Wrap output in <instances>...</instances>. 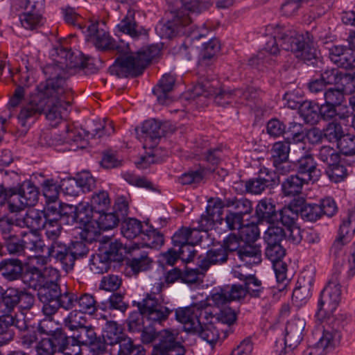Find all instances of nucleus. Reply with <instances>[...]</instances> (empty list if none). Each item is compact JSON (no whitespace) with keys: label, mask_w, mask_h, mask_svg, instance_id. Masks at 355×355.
<instances>
[{"label":"nucleus","mask_w":355,"mask_h":355,"mask_svg":"<svg viewBox=\"0 0 355 355\" xmlns=\"http://www.w3.org/2000/svg\"><path fill=\"white\" fill-rule=\"evenodd\" d=\"M154 46L142 48L135 55V78L141 75L157 53Z\"/></svg>","instance_id":"f704fd0d"},{"label":"nucleus","mask_w":355,"mask_h":355,"mask_svg":"<svg viewBox=\"0 0 355 355\" xmlns=\"http://www.w3.org/2000/svg\"><path fill=\"white\" fill-rule=\"evenodd\" d=\"M351 115L352 112L349 107H339L326 103L320 105V120L329 121L336 117L340 120H346Z\"/></svg>","instance_id":"e433bc0d"},{"label":"nucleus","mask_w":355,"mask_h":355,"mask_svg":"<svg viewBox=\"0 0 355 355\" xmlns=\"http://www.w3.org/2000/svg\"><path fill=\"white\" fill-rule=\"evenodd\" d=\"M272 37L266 42L265 49L268 53L276 55L279 53V46L290 51L304 62L318 59V50L313 39L308 33L300 34L285 26L277 25L274 28Z\"/></svg>","instance_id":"f03ea898"},{"label":"nucleus","mask_w":355,"mask_h":355,"mask_svg":"<svg viewBox=\"0 0 355 355\" xmlns=\"http://www.w3.org/2000/svg\"><path fill=\"white\" fill-rule=\"evenodd\" d=\"M45 222L44 210L43 211L37 209L28 210L23 218L21 219L22 227H26L34 230L42 228Z\"/></svg>","instance_id":"09e8293b"},{"label":"nucleus","mask_w":355,"mask_h":355,"mask_svg":"<svg viewBox=\"0 0 355 355\" xmlns=\"http://www.w3.org/2000/svg\"><path fill=\"white\" fill-rule=\"evenodd\" d=\"M300 116L306 123L317 124L320 121V105L313 101H304L299 107Z\"/></svg>","instance_id":"58836bf2"},{"label":"nucleus","mask_w":355,"mask_h":355,"mask_svg":"<svg viewBox=\"0 0 355 355\" xmlns=\"http://www.w3.org/2000/svg\"><path fill=\"white\" fill-rule=\"evenodd\" d=\"M24 264L19 259H4L0 261V275L7 282L20 280Z\"/></svg>","instance_id":"c85d7f7f"},{"label":"nucleus","mask_w":355,"mask_h":355,"mask_svg":"<svg viewBox=\"0 0 355 355\" xmlns=\"http://www.w3.org/2000/svg\"><path fill=\"white\" fill-rule=\"evenodd\" d=\"M245 296L243 286L240 284L224 285L216 288L207 297L211 304L218 308L225 306L227 303L239 300Z\"/></svg>","instance_id":"f3484780"},{"label":"nucleus","mask_w":355,"mask_h":355,"mask_svg":"<svg viewBox=\"0 0 355 355\" xmlns=\"http://www.w3.org/2000/svg\"><path fill=\"white\" fill-rule=\"evenodd\" d=\"M42 71L45 80L37 86V93L31 96L18 114V122L26 130L33 123L34 118L42 114L54 125L58 124L71 105L72 91L67 84V78L62 69L55 65H45Z\"/></svg>","instance_id":"f257e3e1"},{"label":"nucleus","mask_w":355,"mask_h":355,"mask_svg":"<svg viewBox=\"0 0 355 355\" xmlns=\"http://www.w3.org/2000/svg\"><path fill=\"white\" fill-rule=\"evenodd\" d=\"M239 260L247 266H253L261 262L260 246L247 242L240 249L237 255Z\"/></svg>","instance_id":"c9c22d12"},{"label":"nucleus","mask_w":355,"mask_h":355,"mask_svg":"<svg viewBox=\"0 0 355 355\" xmlns=\"http://www.w3.org/2000/svg\"><path fill=\"white\" fill-rule=\"evenodd\" d=\"M89 204L94 209L95 214L107 211L111 204L108 192L105 190L94 191L90 197Z\"/></svg>","instance_id":"de8ad7c7"},{"label":"nucleus","mask_w":355,"mask_h":355,"mask_svg":"<svg viewBox=\"0 0 355 355\" xmlns=\"http://www.w3.org/2000/svg\"><path fill=\"white\" fill-rule=\"evenodd\" d=\"M80 28H82L79 26ZM83 32L85 34V40L91 42L98 50L111 51L116 50L118 53L129 52L130 44L123 39H119V43L110 35L109 33L103 29L98 28V22L90 24L87 27L83 28Z\"/></svg>","instance_id":"9b49d317"},{"label":"nucleus","mask_w":355,"mask_h":355,"mask_svg":"<svg viewBox=\"0 0 355 355\" xmlns=\"http://www.w3.org/2000/svg\"><path fill=\"white\" fill-rule=\"evenodd\" d=\"M48 256L59 263L64 270L71 271L69 245L62 240L49 243L47 246Z\"/></svg>","instance_id":"393cba45"},{"label":"nucleus","mask_w":355,"mask_h":355,"mask_svg":"<svg viewBox=\"0 0 355 355\" xmlns=\"http://www.w3.org/2000/svg\"><path fill=\"white\" fill-rule=\"evenodd\" d=\"M121 230L128 242L124 244L117 241L105 243L99 248V252L111 263L125 261L130 270L133 271V259L128 257L133 250V225L130 220L123 222Z\"/></svg>","instance_id":"1a4fd4ad"},{"label":"nucleus","mask_w":355,"mask_h":355,"mask_svg":"<svg viewBox=\"0 0 355 355\" xmlns=\"http://www.w3.org/2000/svg\"><path fill=\"white\" fill-rule=\"evenodd\" d=\"M73 295L76 300L71 306V309L78 304L79 311L84 313L93 314L97 310V302L93 295L85 293L78 297L74 293Z\"/></svg>","instance_id":"6e6d98bb"},{"label":"nucleus","mask_w":355,"mask_h":355,"mask_svg":"<svg viewBox=\"0 0 355 355\" xmlns=\"http://www.w3.org/2000/svg\"><path fill=\"white\" fill-rule=\"evenodd\" d=\"M115 35L120 38L123 34L133 38V10L128 11L115 27Z\"/></svg>","instance_id":"69168bd1"},{"label":"nucleus","mask_w":355,"mask_h":355,"mask_svg":"<svg viewBox=\"0 0 355 355\" xmlns=\"http://www.w3.org/2000/svg\"><path fill=\"white\" fill-rule=\"evenodd\" d=\"M193 26L190 24V19L185 17V11L176 10L173 19L166 23H159L156 28L157 33L162 37L171 39L179 35H185L191 40H199L205 36V33L193 30Z\"/></svg>","instance_id":"9d476101"},{"label":"nucleus","mask_w":355,"mask_h":355,"mask_svg":"<svg viewBox=\"0 0 355 355\" xmlns=\"http://www.w3.org/2000/svg\"><path fill=\"white\" fill-rule=\"evenodd\" d=\"M336 147L340 153L344 155H355V135L344 133L336 144Z\"/></svg>","instance_id":"774afa93"},{"label":"nucleus","mask_w":355,"mask_h":355,"mask_svg":"<svg viewBox=\"0 0 355 355\" xmlns=\"http://www.w3.org/2000/svg\"><path fill=\"white\" fill-rule=\"evenodd\" d=\"M275 184V175L267 168H263L260 170L257 178L250 179L245 182V189L250 193L260 194L266 188Z\"/></svg>","instance_id":"5701e85b"},{"label":"nucleus","mask_w":355,"mask_h":355,"mask_svg":"<svg viewBox=\"0 0 355 355\" xmlns=\"http://www.w3.org/2000/svg\"><path fill=\"white\" fill-rule=\"evenodd\" d=\"M62 214L65 216L63 223L72 225L75 223L83 225L79 233L80 239L88 242L95 241L100 236L98 227L94 225V211L89 202H82L76 206L60 205Z\"/></svg>","instance_id":"0eeeda50"},{"label":"nucleus","mask_w":355,"mask_h":355,"mask_svg":"<svg viewBox=\"0 0 355 355\" xmlns=\"http://www.w3.org/2000/svg\"><path fill=\"white\" fill-rule=\"evenodd\" d=\"M276 205L271 198H263L261 200L255 209V215L258 223L266 222L268 224L275 223L277 221Z\"/></svg>","instance_id":"c756f323"},{"label":"nucleus","mask_w":355,"mask_h":355,"mask_svg":"<svg viewBox=\"0 0 355 355\" xmlns=\"http://www.w3.org/2000/svg\"><path fill=\"white\" fill-rule=\"evenodd\" d=\"M167 125L150 119L145 121L141 126V132L146 135L152 141H155L164 137L166 132Z\"/></svg>","instance_id":"c03bdc74"},{"label":"nucleus","mask_w":355,"mask_h":355,"mask_svg":"<svg viewBox=\"0 0 355 355\" xmlns=\"http://www.w3.org/2000/svg\"><path fill=\"white\" fill-rule=\"evenodd\" d=\"M284 196L294 197L302 193L304 184L309 182L297 174L284 178L279 182Z\"/></svg>","instance_id":"473e14b6"},{"label":"nucleus","mask_w":355,"mask_h":355,"mask_svg":"<svg viewBox=\"0 0 355 355\" xmlns=\"http://www.w3.org/2000/svg\"><path fill=\"white\" fill-rule=\"evenodd\" d=\"M324 139L330 144H337L345 133L342 125L336 121L329 122L323 128Z\"/></svg>","instance_id":"bf43d9fd"},{"label":"nucleus","mask_w":355,"mask_h":355,"mask_svg":"<svg viewBox=\"0 0 355 355\" xmlns=\"http://www.w3.org/2000/svg\"><path fill=\"white\" fill-rule=\"evenodd\" d=\"M318 159L326 164L328 166L338 164L340 160V152L338 150L329 146H322L317 154Z\"/></svg>","instance_id":"680f3d73"},{"label":"nucleus","mask_w":355,"mask_h":355,"mask_svg":"<svg viewBox=\"0 0 355 355\" xmlns=\"http://www.w3.org/2000/svg\"><path fill=\"white\" fill-rule=\"evenodd\" d=\"M143 318L152 323L161 324L166 321L172 310L159 302L154 294H147L140 302H135Z\"/></svg>","instance_id":"ddd939ff"},{"label":"nucleus","mask_w":355,"mask_h":355,"mask_svg":"<svg viewBox=\"0 0 355 355\" xmlns=\"http://www.w3.org/2000/svg\"><path fill=\"white\" fill-rule=\"evenodd\" d=\"M342 266L336 265L327 286L320 293L315 317L322 321L327 318L332 321L331 315L336 309L341 296L340 275Z\"/></svg>","instance_id":"6e6552de"},{"label":"nucleus","mask_w":355,"mask_h":355,"mask_svg":"<svg viewBox=\"0 0 355 355\" xmlns=\"http://www.w3.org/2000/svg\"><path fill=\"white\" fill-rule=\"evenodd\" d=\"M202 89V95L205 96H212L214 103L221 107L237 103L236 89L226 90L221 86L220 81L216 78L205 79L201 84Z\"/></svg>","instance_id":"2eb2a0df"},{"label":"nucleus","mask_w":355,"mask_h":355,"mask_svg":"<svg viewBox=\"0 0 355 355\" xmlns=\"http://www.w3.org/2000/svg\"><path fill=\"white\" fill-rule=\"evenodd\" d=\"M47 338L51 341L58 352L64 355H79L80 349L78 345H74V338L67 336L60 328H56Z\"/></svg>","instance_id":"412c9836"},{"label":"nucleus","mask_w":355,"mask_h":355,"mask_svg":"<svg viewBox=\"0 0 355 355\" xmlns=\"http://www.w3.org/2000/svg\"><path fill=\"white\" fill-rule=\"evenodd\" d=\"M286 133L289 136L285 140H289V143L292 145V149L295 147H298L303 150L305 149L306 128L302 124L296 122L290 123Z\"/></svg>","instance_id":"4c0bfd02"},{"label":"nucleus","mask_w":355,"mask_h":355,"mask_svg":"<svg viewBox=\"0 0 355 355\" xmlns=\"http://www.w3.org/2000/svg\"><path fill=\"white\" fill-rule=\"evenodd\" d=\"M49 270V268H46L44 271H42L36 267L30 268L26 271L23 270V275L20 280L29 288L37 291L49 278V272H47Z\"/></svg>","instance_id":"2f4dec72"},{"label":"nucleus","mask_w":355,"mask_h":355,"mask_svg":"<svg viewBox=\"0 0 355 355\" xmlns=\"http://www.w3.org/2000/svg\"><path fill=\"white\" fill-rule=\"evenodd\" d=\"M297 174L308 182L317 181L320 175L318 164L311 154L305 155L297 160Z\"/></svg>","instance_id":"bb28decb"},{"label":"nucleus","mask_w":355,"mask_h":355,"mask_svg":"<svg viewBox=\"0 0 355 355\" xmlns=\"http://www.w3.org/2000/svg\"><path fill=\"white\" fill-rule=\"evenodd\" d=\"M42 187L43 195L46 198V207L51 205H65L64 203L58 202L59 196L58 188L60 187V185L58 186L54 180H45L42 184Z\"/></svg>","instance_id":"864d4df0"},{"label":"nucleus","mask_w":355,"mask_h":355,"mask_svg":"<svg viewBox=\"0 0 355 355\" xmlns=\"http://www.w3.org/2000/svg\"><path fill=\"white\" fill-rule=\"evenodd\" d=\"M193 334L198 335L202 339L212 344L218 340L220 333L217 323L209 320V319L208 320L204 319L200 324V327L198 328V331Z\"/></svg>","instance_id":"a18cd8bd"},{"label":"nucleus","mask_w":355,"mask_h":355,"mask_svg":"<svg viewBox=\"0 0 355 355\" xmlns=\"http://www.w3.org/2000/svg\"><path fill=\"white\" fill-rule=\"evenodd\" d=\"M13 324L14 315L11 314L0 315V347L7 345L13 340L15 334Z\"/></svg>","instance_id":"37998d69"},{"label":"nucleus","mask_w":355,"mask_h":355,"mask_svg":"<svg viewBox=\"0 0 355 355\" xmlns=\"http://www.w3.org/2000/svg\"><path fill=\"white\" fill-rule=\"evenodd\" d=\"M5 297L3 306L8 312L13 311L15 307L21 311H29L35 303L34 294L26 288L8 287Z\"/></svg>","instance_id":"dca6fc26"},{"label":"nucleus","mask_w":355,"mask_h":355,"mask_svg":"<svg viewBox=\"0 0 355 355\" xmlns=\"http://www.w3.org/2000/svg\"><path fill=\"white\" fill-rule=\"evenodd\" d=\"M139 319H135V333L140 334V339L144 344H150L157 339L153 345L151 355H185L186 350L178 340V334L168 329L157 331L151 324L142 327L139 324Z\"/></svg>","instance_id":"39448f33"},{"label":"nucleus","mask_w":355,"mask_h":355,"mask_svg":"<svg viewBox=\"0 0 355 355\" xmlns=\"http://www.w3.org/2000/svg\"><path fill=\"white\" fill-rule=\"evenodd\" d=\"M2 241L3 243L0 249V255L2 256L4 253L2 252L3 249H5L10 254L16 256L24 254L21 232Z\"/></svg>","instance_id":"5fc2aeb1"},{"label":"nucleus","mask_w":355,"mask_h":355,"mask_svg":"<svg viewBox=\"0 0 355 355\" xmlns=\"http://www.w3.org/2000/svg\"><path fill=\"white\" fill-rule=\"evenodd\" d=\"M291 148L292 145L289 143V140L275 142L271 148L272 162L288 159Z\"/></svg>","instance_id":"0e129e2a"},{"label":"nucleus","mask_w":355,"mask_h":355,"mask_svg":"<svg viewBox=\"0 0 355 355\" xmlns=\"http://www.w3.org/2000/svg\"><path fill=\"white\" fill-rule=\"evenodd\" d=\"M81 241H76L71 242L69 245V256L70 257V266L71 270H73L75 261L76 259H83L87 257L89 253V249L85 242L88 243V241H85L80 239ZM92 242H89V243H92Z\"/></svg>","instance_id":"4d7b16f0"},{"label":"nucleus","mask_w":355,"mask_h":355,"mask_svg":"<svg viewBox=\"0 0 355 355\" xmlns=\"http://www.w3.org/2000/svg\"><path fill=\"white\" fill-rule=\"evenodd\" d=\"M229 259L227 250L221 245H214L206 252L205 256L198 262L199 268L204 271H207L214 265H223Z\"/></svg>","instance_id":"a878e982"},{"label":"nucleus","mask_w":355,"mask_h":355,"mask_svg":"<svg viewBox=\"0 0 355 355\" xmlns=\"http://www.w3.org/2000/svg\"><path fill=\"white\" fill-rule=\"evenodd\" d=\"M24 254L26 250L35 253H41L44 251L45 245L40 235L35 232H21Z\"/></svg>","instance_id":"79ce46f5"},{"label":"nucleus","mask_w":355,"mask_h":355,"mask_svg":"<svg viewBox=\"0 0 355 355\" xmlns=\"http://www.w3.org/2000/svg\"><path fill=\"white\" fill-rule=\"evenodd\" d=\"M336 87L345 94H352L355 92V71H340Z\"/></svg>","instance_id":"338daca9"},{"label":"nucleus","mask_w":355,"mask_h":355,"mask_svg":"<svg viewBox=\"0 0 355 355\" xmlns=\"http://www.w3.org/2000/svg\"><path fill=\"white\" fill-rule=\"evenodd\" d=\"M355 232V208L349 210L340 225L338 236L350 241Z\"/></svg>","instance_id":"13d9d810"},{"label":"nucleus","mask_w":355,"mask_h":355,"mask_svg":"<svg viewBox=\"0 0 355 355\" xmlns=\"http://www.w3.org/2000/svg\"><path fill=\"white\" fill-rule=\"evenodd\" d=\"M286 237V232L284 228L276 223L269 224L264 234V240L267 244H281Z\"/></svg>","instance_id":"e2e57ef3"},{"label":"nucleus","mask_w":355,"mask_h":355,"mask_svg":"<svg viewBox=\"0 0 355 355\" xmlns=\"http://www.w3.org/2000/svg\"><path fill=\"white\" fill-rule=\"evenodd\" d=\"M45 225L42 227L45 230V236L49 243L60 241L62 225H67L63 223L65 216L62 214L60 205H51L44 208Z\"/></svg>","instance_id":"4468645a"},{"label":"nucleus","mask_w":355,"mask_h":355,"mask_svg":"<svg viewBox=\"0 0 355 355\" xmlns=\"http://www.w3.org/2000/svg\"><path fill=\"white\" fill-rule=\"evenodd\" d=\"M226 207L232 208L234 214L243 217L245 214H249L252 211V202L245 198H238L236 197L226 198Z\"/></svg>","instance_id":"603ef678"},{"label":"nucleus","mask_w":355,"mask_h":355,"mask_svg":"<svg viewBox=\"0 0 355 355\" xmlns=\"http://www.w3.org/2000/svg\"><path fill=\"white\" fill-rule=\"evenodd\" d=\"M164 235L144 221L135 218V275L149 270L153 260L149 252L164 245Z\"/></svg>","instance_id":"7ed1b4c3"},{"label":"nucleus","mask_w":355,"mask_h":355,"mask_svg":"<svg viewBox=\"0 0 355 355\" xmlns=\"http://www.w3.org/2000/svg\"><path fill=\"white\" fill-rule=\"evenodd\" d=\"M313 283V275L310 272L301 273L297 286L294 289L292 300L297 306L305 304L312 295V286Z\"/></svg>","instance_id":"4be33fe9"},{"label":"nucleus","mask_w":355,"mask_h":355,"mask_svg":"<svg viewBox=\"0 0 355 355\" xmlns=\"http://www.w3.org/2000/svg\"><path fill=\"white\" fill-rule=\"evenodd\" d=\"M175 82V78L174 76L171 73H166L153 89V92L157 96L160 104H166L170 101L169 92L172 91Z\"/></svg>","instance_id":"72a5a7b5"},{"label":"nucleus","mask_w":355,"mask_h":355,"mask_svg":"<svg viewBox=\"0 0 355 355\" xmlns=\"http://www.w3.org/2000/svg\"><path fill=\"white\" fill-rule=\"evenodd\" d=\"M300 201H295V198L292 200L287 206L277 211L276 224L281 223L286 229L296 225V220L299 216L297 207Z\"/></svg>","instance_id":"7c9ffc66"},{"label":"nucleus","mask_w":355,"mask_h":355,"mask_svg":"<svg viewBox=\"0 0 355 355\" xmlns=\"http://www.w3.org/2000/svg\"><path fill=\"white\" fill-rule=\"evenodd\" d=\"M212 318L210 307L205 302L175 310L176 320L183 324L185 331L192 334L198 331L202 320Z\"/></svg>","instance_id":"f8f14e48"},{"label":"nucleus","mask_w":355,"mask_h":355,"mask_svg":"<svg viewBox=\"0 0 355 355\" xmlns=\"http://www.w3.org/2000/svg\"><path fill=\"white\" fill-rule=\"evenodd\" d=\"M305 325V320L300 318H295L287 323L284 338L285 349L280 352L279 355H284L286 350L293 351L298 346L302 340Z\"/></svg>","instance_id":"6ab92c4d"},{"label":"nucleus","mask_w":355,"mask_h":355,"mask_svg":"<svg viewBox=\"0 0 355 355\" xmlns=\"http://www.w3.org/2000/svg\"><path fill=\"white\" fill-rule=\"evenodd\" d=\"M329 57L338 67L345 69L355 68V57L349 48L334 45L329 50Z\"/></svg>","instance_id":"b1692460"},{"label":"nucleus","mask_w":355,"mask_h":355,"mask_svg":"<svg viewBox=\"0 0 355 355\" xmlns=\"http://www.w3.org/2000/svg\"><path fill=\"white\" fill-rule=\"evenodd\" d=\"M47 272L49 276H52L54 279L49 277L38 289L37 296L42 304V313L50 317L55 314L60 308L64 310L71 309L76 298L71 291L67 288L62 289L60 287L58 283L60 279L58 270L51 268Z\"/></svg>","instance_id":"20e7f679"},{"label":"nucleus","mask_w":355,"mask_h":355,"mask_svg":"<svg viewBox=\"0 0 355 355\" xmlns=\"http://www.w3.org/2000/svg\"><path fill=\"white\" fill-rule=\"evenodd\" d=\"M38 198V189L31 180H25L12 187L0 185V205L6 204L10 213H18L26 207L34 206Z\"/></svg>","instance_id":"423d86ee"},{"label":"nucleus","mask_w":355,"mask_h":355,"mask_svg":"<svg viewBox=\"0 0 355 355\" xmlns=\"http://www.w3.org/2000/svg\"><path fill=\"white\" fill-rule=\"evenodd\" d=\"M295 201H300L297 207L299 215L306 221L315 222L322 216L321 207L318 204L306 203L304 198H295Z\"/></svg>","instance_id":"a19ab883"},{"label":"nucleus","mask_w":355,"mask_h":355,"mask_svg":"<svg viewBox=\"0 0 355 355\" xmlns=\"http://www.w3.org/2000/svg\"><path fill=\"white\" fill-rule=\"evenodd\" d=\"M125 335L121 327L114 321H107L103 328L102 337L109 345H114Z\"/></svg>","instance_id":"8fccbe9b"},{"label":"nucleus","mask_w":355,"mask_h":355,"mask_svg":"<svg viewBox=\"0 0 355 355\" xmlns=\"http://www.w3.org/2000/svg\"><path fill=\"white\" fill-rule=\"evenodd\" d=\"M57 59L55 62L47 65H55L64 73V76L68 78L67 69L77 68L83 64L84 55L80 51H72L71 49L60 46L56 49Z\"/></svg>","instance_id":"aec40b11"},{"label":"nucleus","mask_w":355,"mask_h":355,"mask_svg":"<svg viewBox=\"0 0 355 355\" xmlns=\"http://www.w3.org/2000/svg\"><path fill=\"white\" fill-rule=\"evenodd\" d=\"M121 220L119 216L113 212H107V211L97 213L94 215V225L98 227V230H108L115 227Z\"/></svg>","instance_id":"3c124183"},{"label":"nucleus","mask_w":355,"mask_h":355,"mask_svg":"<svg viewBox=\"0 0 355 355\" xmlns=\"http://www.w3.org/2000/svg\"><path fill=\"white\" fill-rule=\"evenodd\" d=\"M114 64L110 67L112 74L119 78L133 77V54L131 49L129 52L119 53Z\"/></svg>","instance_id":"cd10ccee"},{"label":"nucleus","mask_w":355,"mask_h":355,"mask_svg":"<svg viewBox=\"0 0 355 355\" xmlns=\"http://www.w3.org/2000/svg\"><path fill=\"white\" fill-rule=\"evenodd\" d=\"M21 219L14 218L8 215L0 217V235L2 240L21 232Z\"/></svg>","instance_id":"ea45409f"},{"label":"nucleus","mask_w":355,"mask_h":355,"mask_svg":"<svg viewBox=\"0 0 355 355\" xmlns=\"http://www.w3.org/2000/svg\"><path fill=\"white\" fill-rule=\"evenodd\" d=\"M96 335L94 329L91 327H87L85 324L80 327L76 332L71 336L72 338H74V345H78V347L80 345L87 346L92 343V340H94L95 336ZM80 349V347H79Z\"/></svg>","instance_id":"052dcab7"},{"label":"nucleus","mask_w":355,"mask_h":355,"mask_svg":"<svg viewBox=\"0 0 355 355\" xmlns=\"http://www.w3.org/2000/svg\"><path fill=\"white\" fill-rule=\"evenodd\" d=\"M331 325L329 329L323 331L322 336L314 345L323 355L335 349L340 342L342 324L339 320L332 319Z\"/></svg>","instance_id":"a211bd4d"},{"label":"nucleus","mask_w":355,"mask_h":355,"mask_svg":"<svg viewBox=\"0 0 355 355\" xmlns=\"http://www.w3.org/2000/svg\"><path fill=\"white\" fill-rule=\"evenodd\" d=\"M86 136H88V133H86L84 130L68 128L64 142L69 145V150H76L78 148L85 147L87 145Z\"/></svg>","instance_id":"49530a36"}]
</instances>
